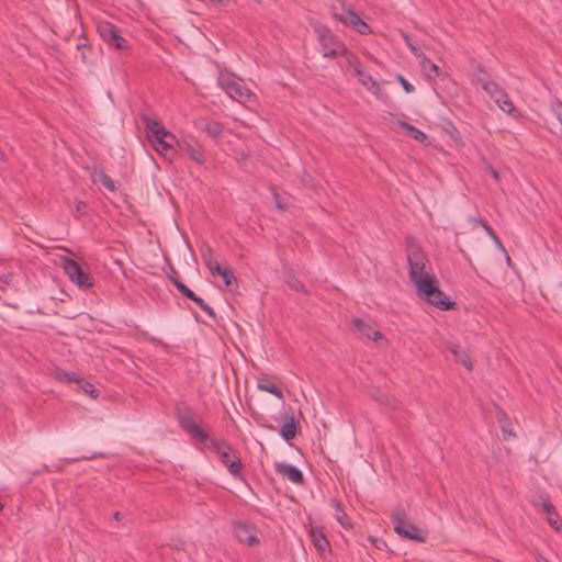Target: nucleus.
<instances>
[{"label":"nucleus","instance_id":"obj_5","mask_svg":"<svg viewBox=\"0 0 562 562\" xmlns=\"http://www.w3.org/2000/svg\"><path fill=\"white\" fill-rule=\"evenodd\" d=\"M392 524L394 526V531L398 536L417 542H425L426 533L407 519L406 513L403 508H396L393 512Z\"/></svg>","mask_w":562,"mask_h":562},{"label":"nucleus","instance_id":"obj_48","mask_svg":"<svg viewBox=\"0 0 562 562\" xmlns=\"http://www.w3.org/2000/svg\"><path fill=\"white\" fill-rule=\"evenodd\" d=\"M172 284L177 288L178 291L180 288H182V285H184V283H182L179 278L177 280H172Z\"/></svg>","mask_w":562,"mask_h":562},{"label":"nucleus","instance_id":"obj_24","mask_svg":"<svg viewBox=\"0 0 562 562\" xmlns=\"http://www.w3.org/2000/svg\"><path fill=\"white\" fill-rule=\"evenodd\" d=\"M420 66L428 79H435L440 76L439 67L431 59L423 57Z\"/></svg>","mask_w":562,"mask_h":562},{"label":"nucleus","instance_id":"obj_57","mask_svg":"<svg viewBox=\"0 0 562 562\" xmlns=\"http://www.w3.org/2000/svg\"><path fill=\"white\" fill-rule=\"evenodd\" d=\"M540 562H549L546 558H541Z\"/></svg>","mask_w":562,"mask_h":562},{"label":"nucleus","instance_id":"obj_6","mask_svg":"<svg viewBox=\"0 0 562 562\" xmlns=\"http://www.w3.org/2000/svg\"><path fill=\"white\" fill-rule=\"evenodd\" d=\"M49 374L57 381L63 383H75L77 385V390L81 391L83 394L90 395L92 398H97L100 394L99 390L94 387V385L79 374L75 372H67L57 366H53L49 369Z\"/></svg>","mask_w":562,"mask_h":562},{"label":"nucleus","instance_id":"obj_40","mask_svg":"<svg viewBox=\"0 0 562 562\" xmlns=\"http://www.w3.org/2000/svg\"><path fill=\"white\" fill-rule=\"evenodd\" d=\"M552 111L555 115V117L559 120V122L561 123L562 125V102H554L552 104Z\"/></svg>","mask_w":562,"mask_h":562},{"label":"nucleus","instance_id":"obj_27","mask_svg":"<svg viewBox=\"0 0 562 562\" xmlns=\"http://www.w3.org/2000/svg\"><path fill=\"white\" fill-rule=\"evenodd\" d=\"M496 408V419L501 425V429L504 434H508L509 436H516L515 432L509 429V418L507 414L497 405H495Z\"/></svg>","mask_w":562,"mask_h":562},{"label":"nucleus","instance_id":"obj_35","mask_svg":"<svg viewBox=\"0 0 562 562\" xmlns=\"http://www.w3.org/2000/svg\"><path fill=\"white\" fill-rule=\"evenodd\" d=\"M179 292L187 299L193 301L194 303L201 302V297L198 296L193 291H191L186 284L182 285V288H180Z\"/></svg>","mask_w":562,"mask_h":562},{"label":"nucleus","instance_id":"obj_38","mask_svg":"<svg viewBox=\"0 0 562 562\" xmlns=\"http://www.w3.org/2000/svg\"><path fill=\"white\" fill-rule=\"evenodd\" d=\"M369 541L378 550H384L387 548L386 542L382 538L369 537Z\"/></svg>","mask_w":562,"mask_h":562},{"label":"nucleus","instance_id":"obj_50","mask_svg":"<svg viewBox=\"0 0 562 562\" xmlns=\"http://www.w3.org/2000/svg\"><path fill=\"white\" fill-rule=\"evenodd\" d=\"M274 198H276L277 207L280 210H284V205L279 201L277 193H274Z\"/></svg>","mask_w":562,"mask_h":562},{"label":"nucleus","instance_id":"obj_21","mask_svg":"<svg viewBox=\"0 0 562 562\" xmlns=\"http://www.w3.org/2000/svg\"><path fill=\"white\" fill-rule=\"evenodd\" d=\"M542 510L546 513L548 524L555 530L561 529V520L559 514L549 502L542 503Z\"/></svg>","mask_w":562,"mask_h":562},{"label":"nucleus","instance_id":"obj_32","mask_svg":"<svg viewBox=\"0 0 562 562\" xmlns=\"http://www.w3.org/2000/svg\"><path fill=\"white\" fill-rule=\"evenodd\" d=\"M220 277H222L225 285L228 288L232 286L233 284L234 285L237 284V279H236L235 274L228 268H223V273Z\"/></svg>","mask_w":562,"mask_h":562},{"label":"nucleus","instance_id":"obj_7","mask_svg":"<svg viewBox=\"0 0 562 562\" xmlns=\"http://www.w3.org/2000/svg\"><path fill=\"white\" fill-rule=\"evenodd\" d=\"M407 262L409 280L414 283L417 279H423L430 273L425 271L427 257L419 246L411 243L407 246Z\"/></svg>","mask_w":562,"mask_h":562},{"label":"nucleus","instance_id":"obj_15","mask_svg":"<svg viewBox=\"0 0 562 562\" xmlns=\"http://www.w3.org/2000/svg\"><path fill=\"white\" fill-rule=\"evenodd\" d=\"M180 150L184 151L193 161L199 165L204 164V153L201 146L194 145L189 140L177 142Z\"/></svg>","mask_w":562,"mask_h":562},{"label":"nucleus","instance_id":"obj_55","mask_svg":"<svg viewBox=\"0 0 562 562\" xmlns=\"http://www.w3.org/2000/svg\"><path fill=\"white\" fill-rule=\"evenodd\" d=\"M86 47H87V45H86V44H82V45H81V44H78V45H77V48H78V49L86 48Z\"/></svg>","mask_w":562,"mask_h":562},{"label":"nucleus","instance_id":"obj_19","mask_svg":"<svg viewBox=\"0 0 562 562\" xmlns=\"http://www.w3.org/2000/svg\"><path fill=\"white\" fill-rule=\"evenodd\" d=\"M297 428H299V423L294 418V416L291 415L290 417H288L285 419V423L281 427V430H280L281 437L288 442L291 441L292 439L295 438Z\"/></svg>","mask_w":562,"mask_h":562},{"label":"nucleus","instance_id":"obj_47","mask_svg":"<svg viewBox=\"0 0 562 562\" xmlns=\"http://www.w3.org/2000/svg\"><path fill=\"white\" fill-rule=\"evenodd\" d=\"M488 171H490L491 176L493 177V179L498 181L499 175H498L497 170L494 169L493 167H488Z\"/></svg>","mask_w":562,"mask_h":562},{"label":"nucleus","instance_id":"obj_8","mask_svg":"<svg viewBox=\"0 0 562 562\" xmlns=\"http://www.w3.org/2000/svg\"><path fill=\"white\" fill-rule=\"evenodd\" d=\"M61 267L69 280L80 289L88 290L92 288L91 274L85 271L76 260L63 258Z\"/></svg>","mask_w":562,"mask_h":562},{"label":"nucleus","instance_id":"obj_43","mask_svg":"<svg viewBox=\"0 0 562 562\" xmlns=\"http://www.w3.org/2000/svg\"><path fill=\"white\" fill-rule=\"evenodd\" d=\"M223 268L217 261L209 269L213 276H221L223 273Z\"/></svg>","mask_w":562,"mask_h":562},{"label":"nucleus","instance_id":"obj_36","mask_svg":"<svg viewBox=\"0 0 562 562\" xmlns=\"http://www.w3.org/2000/svg\"><path fill=\"white\" fill-rule=\"evenodd\" d=\"M87 209H88V206L83 201H76V207H75L74 215L77 218H80L87 214Z\"/></svg>","mask_w":562,"mask_h":562},{"label":"nucleus","instance_id":"obj_52","mask_svg":"<svg viewBox=\"0 0 562 562\" xmlns=\"http://www.w3.org/2000/svg\"><path fill=\"white\" fill-rule=\"evenodd\" d=\"M113 517H114V519H115V520H117V521L122 519V515H121V513H119V512L114 513Z\"/></svg>","mask_w":562,"mask_h":562},{"label":"nucleus","instance_id":"obj_54","mask_svg":"<svg viewBox=\"0 0 562 562\" xmlns=\"http://www.w3.org/2000/svg\"><path fill=\"white\" fill-rule=\"evenodd\" d=\"M178 277L176 276V271H173V274L169 276V280L172 282V280H177Z\"/></svg>","mask_w":562,"mask_h":562},{"label":"nucleus","instance_id":"obj_4","mask_svg":"<svg viewBox=\"0 0 562 562\" xmlns=\"http://www.w3.org/2000/svg\"><path fill=\"white\" fill-rule=\"evenodd\" d=\"M313 29L322 46L324 57L335 58L339 55H347L346 45L327 26L316 23Z\"/></svg>","mask_w":562,"mask_h":562},{"label":"nucleus","instance_id":"obj_34","mask_svg":"<svg viewBox=\"0 0 562 562\" xmlns=\"http://www.w3.org/2000/svg\"><path fill=\"white\" fill-rule=\"evenodd\" d=\"M346 56V61H347V67L351 68L353 70V75L356 74V69H361V64L359 61V59L353 56L352 54H348L345 55Z\"/></svg>","mask_w":562,"mask_h":562},{"label":"nucleus","instance_id":"obj_30","mask_svg":"<svg viewBox=\"0 0 562 562\" xmlns=\"http://www.w3.org/2000/svg\"><path fill=\"white\" fill-rule=\"evenodd\" d=\"M454 361L462 364L468 371H472L473 363L470 353H452Z\"/></svg>","mask_w":562,"mask_h":562},{"label":"nucleus","instance_id":"obj_44","mask_svg":"<svg viewBox=\"0 0 562 562\" xmlns=\"http://www.w3.org/2000/svg\"><path fill=\"white\" fill-rule=\"evenodd\" d=\"M482 227L484 228V231L487 233V235L490 237H495V232L494 229L487 224V222H482Z\"/></svg>","mask_w":562,"mask_h":562},{"label":"nucleus","instance_id":"obj_46","mask_svg":"<svg viewBox=\"0 0 562 562\" xmlns=\"http://www.w3.org/2000/svg\"><path fill=\"white\" fill-rule=\"evenodd\" d=\"M491 238L493 239V241L495 243V245L497 246L498 249L506 252L503 243L501 241L499 237L496 234H495V237H491Z\"/></svg>","mask_w":562,"mask_h":562},{"label":"nucleus","instance_id":"obj_20","mask_svg":"<svg viewBox=\"0 0 562 562\" xmlns=\"http://www.w3.org/2000/svg\"><path fill=\"white\" fill-rule=\"evenodd\" d=\"M494 102L499 106V109L508 114L515 115L517 112L515 105L513 104L509 95L502 89L501 92L493 99Z\"/></svg>","mask_w":562,"mask_h":562},{"label":"nucleus","instance_id":"obj_3","mask_svg":"<svg viewBox=\"0 0 562 562\" xmlns=\"http://www.w3.org/2000/svg\"><path fill=\"white\" fill-rule=\"evenodd\" d=\"M144 124L149 133V139L157 153L167 155L177 144L176 136L167 131L161 124L148 116L144 117Z\"/></svg>","mask_w":562,"mask_h":562},{"label":"nucleus","instance_id":"obj_14","mask_svg":"<svg viewBox=\"0 0 562 562\" xmlns=\"http://www.w3.org/2000/svg\"><path fill=\"white\" fill-rule=\"evenodd\" d=\"M276 471L278 474H280L283 477H286L289 481L295 484H303L304 483V476L301 470H299L296 467L288 463H277L276 464Z\"/></svg>","mask_w":562,"mask_h":562},{"label":"nucleus","instance_id":"obj_10","mask_svg":"<svg viewBox=\"0 0 562 562\" xmlns=\"http://www.w3.org/2000/svg\"><path fill=\"white\" fill-rule=\"evenodd\" d=\"M97 31L108 46L116 49L128 48L127 41L120 34L116 26L111 22L100 21L97 25Z\"/></svg>","mask_w":562,"mask_h":562},{"label":"nucleus","instance_id":"obj_53","mask_svg":"<svg viewBox=\"0 0 562 562\" xmlns=\"http://www.w3.org/2000/svg\"><path fill=\"white\" fill-rule=\"evenodd\" d=\"M81 59L83 63H88V57H87V54L85 52L81 53Z\"/></svg>","mask_w":562,"mask_h":562},{"label":"nucleus","instance_id":"obj_17","mask_svg":"<svg viewBox=\"0 0 562 562\" xmlns=\"http://www.w3.org/2000/svg\"><path fill=\"white\" fill-rule=\"evenodd\" d=\"M355 76L357 77L358 81L364 86L370 92L378 95L381 91L379 83L372 78L371 75L367 74L366 71L361 69H356Z\"/></svg>","mask_w":562,"mask_h":562},{"label":"nucleus","instance_id":"obj_58","mask_svg":"<svg viewBox=\"0 0 562 562\" xmlns=\"http://www.w3.org/2000/svg\"><path fill=\"white\" fill-rule=\"evenodd\" d=\"M2 508H3V504H2V503H0V510H1Z\"/></svg>","mask_w":562,"mask_h":562},{"label":"nucleus","instance_id":"obj_39","mask_svg":"<svg viewBox=\"0 0 562 562\" xmlns=\"http://www.w3.org/2000/svg\"><path fill=\"white\" fill-rule=\"evenodd\" d=\"M397 79L406 93H412L415 91V87L412 83H409L403 76H398Z\"/></svg>","mask_w":562,"mask_h":562},{"label":"nucleus","instance_id":"obj_31","mask_svg":"<svg viewBox=\"0 0 562 562\" xmlns=\"http://www.w3.org/2000/svg\"><path fill=\"white\" fill-rule=\"evenodd\" d=\"M485 92L490 94L492 99H495V97L498 94V92L502 91V88L495 82V81H484L483 88Z\"/></svg>","mask_w":562,"mask_h":562},{"label":"nucleus","instance_id":"obj_2","mask_svg":"<svg viewBox=\"0 0 562 562\" xmlns=\"http://www.w3.org/2000/svg\"><path fill=\"white\" fill-rule=\"evenodd\" d=\"M416 286V294L419 299L425 300L427 303L438 307L441 311H449L456 306V302L451 301L440 290L438 281L434 274L427 276L423 279H417L414 282Z\"/></svg>","mask_w":562,"mask_h":562},{"label":"nucleus","instance_id":"obj_42","mask_svg":"<svg viewBox=\"0 0 562 562\" xmlns=\"http://www.w3.org/2000/svg\"><path fill=\"white\" fill-rule=\"evenodd\" d=\"M289 285L291 289L300 292V291H304V285L296 279H292L289 281Z\"/></svg>","mask_w":562,"mask_h":562},{"label":"nucleus","instance_id":"obj_23","mask_svg":"<svg viewBox=\"0 0 562 562\" xmlns=\"http://www.w3.org/2000/svg\"><path fill=\"white\" fill-rule=\"evenodd\" d=\"M398 125L406 131L407 136L412 137L413 139L424 143L427 139V135L418 130L417 127L408 124L404 121H398Z\"/></svg>","mask_w":562,"mask_h":562},{"label":"nucleus","instance_id":"obj_9","mask_svg":"<svg viewBox=\"0 0 562 562\" xmlns=\"http://www.w3.org/2000/svg\"><path fill=\"white\" fill-rule=\"evenodd\" d=\"M333 15L336 20L352 27L360 34H367L370 32L369 25L363 22L351 8H346L344 4L340 8L334 5Z\"/></svg>","mask_w":562,"mask_h":562},{"label":"nucleus","instance_id":"obj_22","mask_svg":"<svg viewBox=\"0 0 562 562\" xmlns=\"http://www.w3.org/2000/svg\"><path fill=\"white\" fill-rule=\"evenodd\" d=\"M331 506L335 509L334 518L344 527V528H351L352 525L350 522V519L348 515L342 510L340 503L333 498L330 501Z\"/></svg>","mask_w":562,"mask_h":562},{"label":"nucleus","instance_id":"obj_26","mask_svg":"<svg viewBox=\"0 0 562 562\" xmlns=\"http://www.w3.org/2000/svg\"><path fill=\"white\" fill-rule=\"evenodd\" d=\"M257 387L260 390V391H265V392H268L272 395H274L276 397L282 400L283 398V392L281 389H279L276 384L271 383L270 381L266 380V379H261L258 381V384H257Z\"/></svg>","mask_w":562,"mask_h":562},{"label":"nucleus","instance_id":"obj_25","mask_svg":"<svg viewBox=\"0 0 562 562\" xmlns=\"http://www.w3.org/2000/svg\"><path fill=\"white\" fill-rule=\"evenodd\" d=\"M92 179L93 181H100L109 191H114L116 189L115 182L104 172L103 169L94 168Z\"/></svg>","mask_w":562,"mask_h":562},{"label":"nucleus","instance_id":"obj_56","mask_svg":"<svg viewBox=\"0 0 562 562\" xmlns=\"http://www.w3.org/2000/svg\"><path fill=\"white\" fill-rule=\"evenodd\" d=\"M3 160V153L0 150V162Z\"/></svg>","mask_w":562,"mask_h":562},{"label":"nucleus","instance_id":"obj_13","mask_svg":"<svg viewBox=\"0 0 562 562\" xmlns=\"http://www.w3.org/2000/svg\"><path fill=\"white\" fill-rule=\"evenodd\" d=\"M351 325L356 333L360 335L362 338L375 341L378 348L386 347L387 340L384 338L382 333L373 329L371 325L366 323L363 319L353 318L351 321Z\"/></svg>","mask_w":562,"mask_h":562},{"label":"nucleus","instance_id":"obj_18","mask_svg":"<svg viewBox=\"0 0 562 562\" xmlns=\"http://www.w3.org/2000/svg\"><path fill=\"white\" fill-rule=\"evenodd\" d=\"M196 126H198V128H200L201 131H204L212 137H217L223 132L222 125L218 122H216L214 120H210V119L199 120L196 122Z\"/></svg>","mask_w":562,"mask_h":562},{"label":"nucleus","instance_id":"obj_1","mask_svg":"<svg viewBox=\"0 0 562 562\" xmlns=\"http://www.w3.org/2000/svg\"><path fill=\"white\" fill-rule=\"evenodd\" d=\"M178 419L180 427L192 438L199 440L211 451L218 454L224 465L234 459V456H236L234 449L226 442L211 439L209 435L198 425L190 412L181 413Z\"/></svg>","mask_w":562,"mask_h":562},{"label":"nucleus","instance_id":"obj_12","mask_svg":"<svg viewBox=\"0 0 562 562\" xmlns=\"http://www.w3.org/2000/svg\"><path fill=\"white\" fill-rule=\"evenodd\" d=\"M218 85L234 100L246 102L251 98V91L232 78L222 77Z\"/></svg>","mask_w":562,"mask_h":562},{"label":"nucleus","instance_id":"obj_11","mask_svg":"<svg viewBox=\"0 0 562 562\" xmlns=\"http://www.w3.org/2000/svg\"><path fill=\"white\" fill-rule=\"evenodd\" d=\"M233 533L240 543H245L249 547H254L259 543L257 528L252 522L239 520L234 521Z\"/></svg>","mask_w":562,"mask_h":562},{"label":"nucleus","instance_id":"obj_29","mask_svg":"<svg viewBox=\"0 0 562 562\" xmlns=\"http://www.w3.org/2000/svg\"><path fill=\"white\" fill-rule=\"evenodd\" d=\"M225 467L233 476L237 477L240 475L243 464L237 456H234V459H232L227 464H225Z\"/></svg>","mask_w":562,"mask_h":562},{"label":"nucleus","instance_id":"obj_16","mask_svg":"<svg viewBox=\"0 0 562 562\" xmlns=\"http://www.w3.org/2000/svg\"><path fill=\"white\" fill-rule=\"evenodd\" d=\"M310 538L315 549L321 553L325 554L326 552H330V544L324 535L323 530L316 527L311 528Z\"/></svg>","mask_w":562,"mask_h":562},{"label":"nucleus","instance_id":"obj_37","mask_svg":"<svg viewBox=\"0 0 562 562\" xmlns=\"http://www.w3.org/2000/svg\"><path fill=\"white\" fill-rule=\"evenodd\" d=\"M477 70H479L480 75H476L473 81L475 83L480 85L481 88H483V82L491 81V80L488 79V75L486 74V71L481 66H479Z\"/></svg>","mask_w":562,"mask_h":562},{"label":"nucleus","instance_id":"obj_33","mask_svg":"<svg viewBox=\"0 0 562 562\" xmlns=\"http://www.w3.org/2000/svg\"><path fill=\"white\" fill-rule=\"evenodd\" d=\"M372 396L376 402H379L382 405L389 406L392 404L391 397L387 394L383 393L382 391H375L374 393H372Z\"/></svg>","mask_w":562,"mask_h":562},{"label":"nucleus","instance_id":"obj_45","mask_svg":"<svg viewBox=\"0 0 562 562\" xmlns=\"http://www.w3.org/2000/svg\"><path fill=\"white\" fill-rule=\"evenodd\" d=\"M403 38L412 52L417 50V47L412 43L411 37L407 34H403Z\"/></svg>","mask_w":562,"mask_h":562},{"label":"nucleus","instance_id":"obj_41","mask_svg":"<svg viewBox=\"0 0 562 562\" xmlns=\"http://www.w3.org/2000/svg\"><path fill=\"white\" fill-rule=\"evenodd\" d=\"M196 304L200 306L202 311H204L210 316H215L213 308L209 304H206L203 299H201V302Z\"/></svg>","mask_w":562,"mask_h":562},{"label":"nucleus","instance_id":"obj_28","mask_svg":"<svg viewBox=\"0 0 562 562\" xmlns=\"http://www.w3.org/2000/svg\"><path fill=\"white\" fill-rule=\"evenodd\" d=\"M201 258L205 266L210 269L216 260L213 258V250L210 246L204 245L200 248Z\"/></svg>","mask_w":562,"mask_h":562},{"label":"nucleus","instance_id":"obj_49","mask_svg":"<svg viewBox=\"0 0 562 562\" xmlns=\"http://www.w3.org/2000/svg\"><path fill=\"white\" fill-rule=\"evenodd\" d=\"M471 221L475 224H479L482 226V222H486L485 220H483L482 217L477 216V217H472Z\"/></svg>","mask_w":562,"mask_h":562},{"label":"nucleus","instance_id":"obj_51","mask_svg":"<svg viewBox=\"0 0 562 562\" xmlns=\"http://www.w3.org/2000/svg\"><path fill=\"white\" fill-rule=\"evenodd\" d=\"M211 2L225 5L227 3V0H210Z\"/></svg>","mask_w":562,"mask_h":562}]
</instances>
